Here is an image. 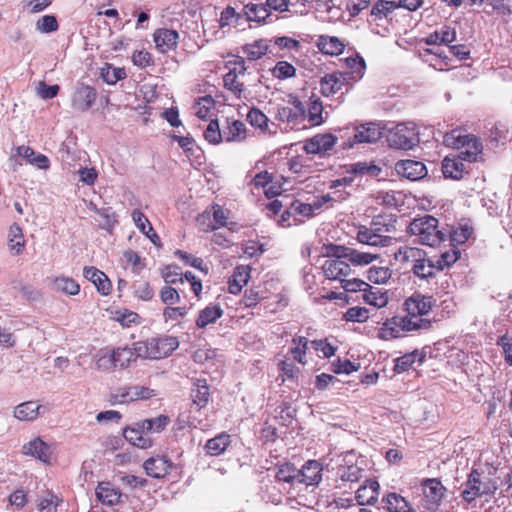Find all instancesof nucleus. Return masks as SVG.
Returning <instances> with one entry per match:
<instances>
[{
  "label": "nucleus",
  "instance_id": "1",
  "mask_svg": "<svg viewBox=\"0 0 512 512\" xmlns=\"http://www.w3.org/2000/svg\"><path fill=\"white\" fill-rule=\"evenodd\" d=\"M436 299L432 295L423 294L420 291H414L410 296L403 300L401 305L405 317L417 325V332L427 331L432 328L433 321L428 319Z\"/></svg>",
  "mask_w": 512,
  "mask_h": 512
},
{
  "label": "nucleus",
  "instance_id": "2",
  "mask_svg": "<svg viewBox=\"0 0 512 512\" xmlns=\"http://www.w3.org/2000/svg\"><path fill=\"white\" fill-rule=\"evenodd\" d=\"M407 232L417 237V241L426 246L434 247L446 240L447 234L439 228V221L431 215L414 219Z\"/></svg>",
  "mask_w": 512,
  "mask_h": 512
},
{
  "label": "nucleus",
  "instance_id": "3",
  "mask_svg": "<svg viewBox=\"0 0 512 512\" xmlns=\"http://www.w3.org/2000/svg\"><path fill=\"white\" fill-rule=\"evenodd\" d=\"M138 355L145 359L159 360L166 358L179 347L176 336L160 335L135 342Z\"/></svg>",
  "mask_w": 512,
  "mask_h": 512
},
{
  "label": "nucleus",
  "instance_id": "4",
  "mask_svg": "<svg viewBox=\"0 0 512 512\" xmlns=\"http://www.w3.org/2000/svg\"><path fill=\"white\" fill-rule=\"evenodd\" d=\"M445 142L456 149L461 150L460 155L465 161L475 162L482 152V143L472 134H463L460 130H452L445 136Z\"/></svg>",
  "mask_w": 512,
  "mask_h": 512
},
{
  "label": "nucleus",
  "instance_id": "5",
  "mask_svg": "<svg viewBox=\"0 0 512 512\" xmlns=\"http://www.w3.org/2000/svg\"><path fill=\"white\" fill-rule=\"evenodd\" d=\"M275 109V118L290 129L299 130L305 126V107L298 97L291 95L285 104H278Z\"/></svg>",
  "mask_w": 512,
  "mask_h": 512
},
{
  "label": "nucleus",
  "instance_id": "6",
  "mask_svg": "<svg viewBox=\"0 0 512 512\" xmlns=\"http://www.w3.org/2000/svg\"><path fill=\"white\" fill-rule=\"evenodd\" d=\"M417 332V325L404 315L387 318L378 328L377 337L383 341H392Z\"/></svg>",
  "mask_w": 512,
  "mask_h": 512
},
{
  "label": "nucleus",
  "instance_id": "7",
  "mask_svg": "<svg viewBox=\"0 0 512 512\" xmlns=\"http://www.w3.org/2000/svg\"><path fill=\"white\" fill-rule=\"evenodd\" d=\"M354 82L355 78L352 74L339 71L327 73L320 79V92L324 97L337 94L343 96L352 89Z\"/></svg>",
  "mask_w": 512,
  "mask_h": 512
},
{
  "label": "nucleus",
  "instance_id": "8",
  "mask_svg": "<svg viewBox=\"0 0 512 512\" xmlns=\"http://www.w3.org/2000/svg\"><path fill=\"white\" fill-rule=\"evenodd\" d=\"M340 132H344L341 137L347 138L342 144L343 149L353 148L356 144L373 143L382 137L381 128L374 123L363 124L354 127L352 130L345 128Z\"/></svg>",
  "mask_w": 512,
  "mask_h": 512
},
{
  "label": "nucleus",
  "instance_id": "9",
  "mask_svg": "<svg viewBox=\"0 0 512 512\" xmlns=\"http://www.w3.org/2000/svg\"><path fill=\"white\" fill-rule=\"evenodd\" d=\"M156 396V391L143 385H125L116 388L110 394L112 404H130L136 401H146Z\"/></svg>",
  "mask_w": 512,
  "mask_h": 512
},
{
  "label": "nucleus",
  "instance_id": "10",
  "mask_svg": "<svg viewBox=\"0 0 512 512\" xmlns=\"http://www.w3.org/2000/svg\"><path fill=\"white\" fill-rule=\"evenodd\" d=\"M497 487L494 481L487 479L481 480V473L477 469H472L465 483V489L462 491L463 499L471 503L478 497L493 494Z\"/></svg>",
  "mask_w": 512,
  "mask_h": 512
},
{
  "label": "nucleus",
  "instance_id": "11",
  "mask_svg": "<svg viewBox=\"0 0 512 512\" xmlns=\"http://www.w3.org/2000/svg\"><path fill=\"white\" fill-rule=\"evenodd\" d=\"M226 89H228L236 99H240L244 91L243 82L239 81V76H244L245 63L243 58L231 54L226 55Z\"/></svg>",
  "mask_w": 512,
  "mask_h": 512
},
{
  "label": "nucleus",
  "instance_id": "12",
  "mask_svg": "<svg viewBox=\"0 0 512 512\" xmlns=\"http://www.w3.org/2000/svg\"><path fill=\"white\" fill-rule=\"evenodd\" d=\"M325 249L327 254L345 256L348 262L354 266L369 265L380 257L379 254L362 252L354 248L336 244L325 245Z\"/></svg>",
  "mask_w": 512,
  "mask_h": 512
},
{
  "label": "nucleus",
  "instance_id": "13",
  "mask_svg": "<svg viewBox=\"0 0 512 512\" xmlns=\"http://www.w3.org/2000/svg\"><path fill=\"white\" fill-rule=\"evenodd\" d=\"M326 251V249L324 248ZM328 259L322 265V271L329 280L345 281L352 273L350 263L345 256L330 255L325 252Z\"/></svg>",
  "mask_w": 512,
  "mask_h": 512
},
{
  "label": "nucleus",
  "instance_id": "14",
  "mask_svg": "<svg viewBox=\"0 0 512 512\" xmlns=\"http://www.w3.org/2000/svg\"><path fill=\"white\" fill-rule=\"evenodd\" d=\"M423 495L425 508L435 511L441 505L445 497L447 489L438 478H426L420 484Z\"/></svg>",
  "mask_w": 512,
  "mask_h": 512
},
{
  "label": "nucleus",
  "instance_id": "15",
  "mask_svg": "<svg viewBox=\"0 0 512 512\" xmlns=\"http://www.w3.org/2000/svg\"><path fill=\"white\" fill-rule=\"evenodd\" d=\"M97 99V91L94 87L84 83H78L71 95V108L76 112L88 111Z\"/></svg>",
  "mask_w": 512,
  "mask_h": 512
},
{
  "label": "nucleus",
  "instance_id": "16",
  "mask_svg": "<svg viewBox=\"0 0 512 512\" xmlns=\"http://www.w3.org/2000/svg\"><path fill=\"white\" fill-rule=\"evenodd\" d=\"M337 140L332 133H318L303 142V150L307 154L324 155L334 148Z\"/></svg>",
  "mask_w": 512,
  "mask_h": 512
},
{
  "label": "nucleus",
  "instance_id": "17",
  "mask_svg": "<svg viewBox=\"0 0 512 512\" xmlns=\"http://www.w3.org/2000/svg\"><path fill=\"white\" fill-rule=\"evenodd\" d=\"M388 142L391 147L407 150L418 142V136L413 127L399 124L390 132Z\"/></svg>",
  "mask_w": 512,
  "mask_h": 512
},
{
  "label": "nucleus",
  "instance_id": "18",
  "mask_svg": "<svg viewBox=\"0 0 512 512\" xmlns=\"http://www.w3.org/2000/svg\"><path fill=\"white\" fill-rule=\"evenodd\" d=\"M196 225L200 231L210 232L224 226V211L218 204L207 208L196 218Z\"/></svg>",
  "mask_w": 512,
  "mask_h": 512
},
{
  "label": "nucleus",
  "instance_id": "19",
  "mask_svg": "<svg viewBox=\"0 0 512 512\" xmlns=\"http://www.w3.org/2000/svg\"><path fill=\"white\" fill-rule=\"evenodd\" d=\"M397 9L396 1L378 0L371 9L368 22L370 25L383 27V30L388 31L383 22L389 23L392 20V14Z\"/></svg>",
  "mask_w": 512,
  "mask_h": 512
},
{
  "label": "nucleus",
  "instance_id": "20",
  "mask_svg": "<svg viewBox=\"0 0 512 512\" xmlns=\"http://www.w3.org/2000/svg\"><path fill=\"white\" fill-rule=\"evenodd\" d=\"M179 34L174 29L158 28L153 33L155 48L159 53L166 54L176 50L178 46Z\"/></svg>",
  "mask_w": 512,
  "mask_h": 512
},
{
  "label": "nucleus",
  "instance_id": "21",
  "mask_svg": "<svg viewBox=\"0 0 512 512\" xmlns=\"http://www.w3.org/2000/svg\"><path fill=\"white\" fill-rule=\"evenodd\" d=\"M396 172L411 181H417L424 178L428 170L425 164L418 160L405 159L400 160L395 164Z\"/></svg>",
  "mask_w": 512,
  "mask_h": 512
},
{
  "label": "nucleus",
  "instance_id": "22",
  "mask_svg": "<svg viewBox=\"0 0 512 512\" xmlns=\"http://www.w3.org/2000/svg\"><path fill=\"white\" fill-rule=\"evenodd\" d=\"M250 184L255 189H263L265 196L269 199L280 195L283 191L281 184L274 182L273 173L266 170L256 173Z\"/></svg>",
  "mask_w": 512,
  "mask_h": 512
},
{
  "label": "nucleus",
  "instance_id": "23",
  "mask_svg": "<svg viewBox=\"0 0 512 512\" xmlns=\"http://www.w3.org/2000/svg\"><path fill=\"white\" fill-rule=\"evenodd\" d=\"M412 274L421 281H427L434 279L439 272L435 261L428 257L426 251L414 265L411 266Z\"/></svg>",
  "mask_w": 512,
  "mask_h": 512
},
{
  "label": "nucleus",
  "instance_id": "24",
  "mask_svg": "<svg viewBox=\"0 0 512 512\" xmlns=\"http://www.w3.org/2000/svg\"><path fill=\"white\" fill-rule=\"evenodd\" d=\"M123 436L130 444L141 449H147L153 445V439L146 433L145 429H142L140 422L125 428Z\"/></svg>",
  "mask_w": 512,
  "mask_h": 512
},
{
  "label": "nucleus",
  "instance_id": "25",
  "mask_svg": "<svg viewBox=\"0 0 512 512\" xmlns=\"http://www.w3.org/2000/svg\"><path fill=\"white\" fill-rule=\"evenodd\" d=\"M380 485L375 479H367L356 491L355 499L361 506L374 505L379 497Z\"/></svg>",
  "mask_w": 512,
  "mask_h": 512
},
{
  "label": "nucleus",
  "instance_id": "26",
  "mask_svg": "<svg viewBox=\"0 0 512 512\" xmlns=\"http://www.w3.org/2000/svg\"><path fill=\"white\" fill-rule=\"evenodd\" d=\"M83 275L87 280L91 281L95 285L97 291L101 295L107 296L112 292V283L110 279L104 272L96 267H84Z\"/></svg>",
  "mask_w": 512,
  "mask_h": 512
},
{
  "label": "nucleus",
  "instance_id": "27",
  "mask_svg": "<svg viewBox=\"0 0 512 512\" xmlns=\"http://www.w3.org/2000/svg\"><path fill=\"white\" fill-rule=\"evenodd\" d=\"M172 462L166 456H157L147 459L143 467L146 474L153 478H163L169 474L172 469Z\"/></svg>",
  "mask_w": 512,
  "mask_h": 512
},
{
  "label": "nucleus",
  "instance_id": "28",
  "mask_svg": "<svg viewBox=\"0 0 512 512\" xmlns=\"http://www.w3.org/2000/svg\"><path fill=\"white\" fill-rule=\"evenodd\" d=\"M322 465L317 460H309L299 470L298 482L306 485H317L322 480Z\"/></svg>",
  "mask_w": 512,
  "mask_h": 512
},
{
  "label": "nucleus",
  "instance_id": "29",
  "mask_svg": "<svg viewBox=\"0 0 512 512\" xmlns=\"http://www.w3.org/2000/svg\"><path fill=\"white\" fill-rule=\"evenodd\" d=\"M465 159L460 154L457 156H446L442 161V172L444 177L459 180L466 171Z\"/></svg>",
  "mask_w": 512,
  "mask_h": 512
},
{
  "label": "nucleus",
  "instance_id": "30",
  "mask_svg": "<svg viewBox=\"0 0 512 512\" xmlns=\"http://www.w3.org/2000/svg\"><path fill=\"white\" fill-rule=\"evenodd\" d=\"M22 452L24 455L32 456L44 463H49L50 461V447L40 437H36L27 444H25L22 447Z\"/></svg>",
  "mask_w": 512,
  "mask_h": 512
},
{
  "label": "nucleus",
  "instance_id": "31",
  "mask_svg": "<svg viewBox=\"0 0 512 512\" xmlns=\"http://www.w3.org/2000/svg\"><path fill=\"white\" fill-rule=\"evenodd\" d=\"M319 51L325 55L338 56L343 53L345 43L336 36L320 35L316 41Z\"/></svg>",
  "mask_w": 512,
  "mask_h": 512
},
{
  "label": "nucleus",
  "instance_id": "32",
  "mask_svg": "<svg viewBox=\"0 0 512 512\" xmlns=\"http://www.w3.org/2000/svg\"><path fill=\"white\" fill-rule=\"evenodd\" d=\"M97 499L104 505L113 506L119 503L122 493L110 482H100L96 488Z\"/></svg>",
  "mask_w": 512,
  "mask_h": 512
},
{
  "label": "nucleus",
  "instance_id": "33",
  "mask_svg": "<svg viewBox=\"0 0 512 512\" xmlns=\"http://www.w3.org/2000/svg\"><path fill=\"white\" fill-rule=\"evenodd\" d=\"M251 267L239 265L234 269L228 281V290L232 294H238L250 279Z\"/></svg>",
  "mask_w": 512,
  "mask_h": 512
},
{
  "label": "nucleus",
  "instance_id": "34",
  "mask_svg": "<svg viewBox=\"0 0 512 512\" xmlns=\"http://www.w3.org/2000/svg\"><path fill=\"white\" fill-rule=\"evenodd\" d=\"M112 351L115 369H126L140 357L136 351L135 345L133 348L127 345L113 348Z\"/></svg>",
  "mask_w": 512,
  "mask_h": 512
},
{
  "label": "nucleus",
  "instance_id": "35",
  "mask_svg": "<svg viewBox=\"0 0 512 512\" xmlns=\"http://www.w3.org/2000/svg\"><path fill=\"white\" fill-rule=\"evenodd\" d=\"M42 405L36 401H27L15 407L14 416L20 421H33L41 415Z\"/></svg>",
  "mask_w": 512,
  "mask_h": 512
},
{
  "label": "nucleus",
  "instance_id": "36",
  "mask_svg": "<svg viewBox=\"0 0 512 512\" xmlns=\"http://www.w3.org/2000/svg\"><path fill=\"white\" fill-rule=\"evenodd\" d=\"M17 154L39 169H48L50 167L48 157L44 154L36 153L30 146H19L17 148Z\"/></svg>",
  "mask_w": 512,
  "mask_h": 512
},
{
  "label": "nucleus",
  "instance_id": "37",
  "mask_svg": "<svg viewBox=\"0 0 512 512\" xmlns=\"http://www.w3.org/2000/svg\"><path fill=\"white\" fill-rule=\"evenodd\" d=\"M270 45L267 39H258L242 47L246 58L250 61H256L264 57L269 51Z\"/></svg>",
  "mask_w": 512,
  "mask_h": 512
},
{
  "label": "nucleus",
  "instance_id": "38",
  "mask_svg": "<svg viewBox=\"0 0 512 512\" xmlns=\"http://www.w3.org/2000/svg\"><path fill=\"white\" fill-rule=\"evenodd\" d=\"M309 340L305 336L295 335L291 340V346L289 352L292 355L294 361L306 365L307 359L306 354L308 351Z\"/></svg>",
  "mask_w": 512,
  "mask_h": 512
},
{
  "label": "nucleus",
  "instance_id": "39",
  "mask_svg": "<svg viewBox=\"0 0 512 512\" xmlns=\"http://www.w3.org/2000/svg\"><path fill=\"white\" fill-rule=\"evenodd\" d=\"M362 299L368 305L374 306L376 308L386 307L389 303L387 292H383L378 288H374L370 284L369 287H366L362 292Z\"/></svg>",
  "mask_w": 512,
  "mask_h": 512
},
{
  "label": "nucleus",
  "instance_id": "40",
  "mask_svg": "<svg viewBox=\"0 0 512 512\" xmlns=\"http://www.w3.org/2000/svg\"><path fill=\"white\" fill-rule=\"evenodd\" d=\"M425 250L418 247L411 246H400L393 254L394 259L401 264H409L414 265L417 260L423 255Z\"/></svg>",
  "mask_w": 512,
  "mask_h": 512
},
{
  "label": "nucleus",
  "instance_id": "41",
  "mask_svg": "<svg viewBox=\"0 0 512 512\" xmlns=\"http://www.w3.org/2000/svg\"><path fill=\"white\" fill-rule=\"evenodd\" d=\"M8 247L14 255H19L25 248V239L21 227L14 223L8 232Z\"/></svg>",
  "mask_w": 512,
  "mask_h": 512
},
{
  "label": "nucleus",
  "instance_id": "42",
  "mask_svg": "<svg viewBox=\"0 0 512 512\" xmlns=\"http://www.w3.org/2000/svg\"><path fill=\"white\" fill-rule=\"evenodd\" d=\"M393 270L389 266L373 265L367 271V279L376 285H386L393 277Z\"/></svg>",
  "mask_w": 512,
  "mask_h": 512
},
{
  "label": "nucleus",
  "instance_id": "43",
  "mask_svg": "<svg viewBox=\"0 0 512 512\" xmlns=\"http://www.w3.org/2000/svg\"><path fill=\"white\" fill-rule=\"evenodd\" d=\"M382 169L375 162L359 161L346 166V172L356 175H368L377 177L380 175Z\"/></svg>",
  "mask_w": 512,
  "mask_h": 512
},
{
  "label": "nucleus",
  "instance_id": "44",
  "mask_svg": "<svg viewBox=\"0 0 512 512\" xmlns=\"http://www.w3.org/2000/svg\"><path fill=\"white\" fill-rule=\"evenodd\" d=\"M383 502L389 512H416L409 502L397 493H389L383 498Z\"/></svg>",
  "mask_w": 512,
  "mask_h": 512
},
{
  "label": "nucleus",
  "instance_id": "45",
  "mask_svg": "<svg viewBox=\"0 0 512 512\" xmlns=\"http://www.w3.org/2000/svg\"><path fill=\"white\" fill-rule=\"evenodd\" d=\"M127 76L124 68L114 67L110 63H105L100 69L101 79L108 85H114Z\"/></svg>",
  "mask_w": 512,
  "mask_h": 512
},
{
  "label": "nucleus",
  "instance_id": "46",
  "mask_svg": "<svg viewBox=\"0 0 512 512\" xmlns=\"http://www.w3.org/2000/svg\"><path fill=\"white\" fill-rule=\"evenodd\" d=\"M222 309L219 306H207L201 310L196 319V326L203 329L208 325L214 323L222 316Z\"/></svg>",
  "mask_w": 512,
  "mask_h": 512
},
{
  "label": "nucleus",
  "instance_id": "47",
  "mask_svg": "<svg viewBox=\"0 0 512 512\" xmlns=\"http://www.w3.org/2000/svg\"><path fill=\"white\" fill-rule=\"evenodd\" d=\"M209 396L210 392L206 380L198 379L191 389V398L193 403L199 408H203L207 405Z\"/></svg>",
  "mask_w": 512,
  "mask_h": 512
},
{
  "label": "nucleus",
  "instance_id": "48",
  "mask_svg": "<svg viewBox=\"0 0 512 512\" xmlns=\"http://www.w3.org/2000/svg\"><path fill=\"white\" fill-rule=\"evenodd\" d=\"M62 502L63 499L61 497L54 494L52 491L47 490L37 499V509L39 512H43L45 510L56 512Z\"/></svg>",
  "mask_w": 512,
  "mask_h": 512
},
{
  "label": "nucleus",
  "instance_id": "49",
  "mask_svg": "<svg viewBox=\"0 0 512 512\" xmlns=\"http://www.w3.org/2000/svg\"><path fill=\"white\" fill-rule=\"evenodd\" d=\"M113 358L112 349L107 347L100 349L94 356L96 369L103 372L115 370Z\"/></svg>",
  "mask_w": 512,
  "mask_h": 512
},
{
  "label": "nucleus",
  "instance_id": "50",
  "mask_svg": "<svg viewBox=\"0 0 512 512\" xmlns=\"http://www.w3.org/2000/svg\"><path fill=\"white\" fill-rule=\"evenodd\" d=\"M170 422L169 416L161 414L154 418L144 419L140 421V424L142 425V429H145L146 433L149 435L150 433L162 432Z\"/></svg>",
  "mask_w": 512,
  "mask_h": 512
},
{
  "label": "nucleus",
  "instance_id": "51",
  "mask_svg": "<svg viewBox=\"0 0 512 512\" xmlns=\"http://www.w3.org/2000/svg\"><path fill=\"white\" fill-rule=\"evenodd\" d=\"M446 234L449 236L452 245H461L471 237L473 234V228L468 224H459L458 226L451 228L446 232Z\"/></svg>",
  "mask_w": 512,
  "mask_h": 512
},
{
  "label": "nucleus",
  "instance_id": "52",
  "mask_svg": "<svg viewBox=\"0 0 512 512\" xmlns=\"http://www.w3.org/2000/svg\"><path fill=\"white\" fill-rule=\"evenodd\" d=\"M54 289L67 295H77L80 291V285L67 276L56 277L53 281Z\"/></svg>",
  "mask_w": 512,
  "mask_h": 512
},
{
  "label": "nucleus",
  "instance_id": "53",
  "mask_svg": "<svg viewBox=\"0 0 512 512\" xmlns=\"http://www.w3.org/2000/svg\"><path fill=\"white\" fill-rule=\"evenodd\" d=\"M356 240L364 245L381 247L379 234L374 233L371 226L360 225L357 227Z\"/></svg>",
  "mask_w": 512,
  "mask_h": 512
},
{
  "label": "nucleus",
  "instance_id": "54",
  "mask_svg": "<svg viewBox=\"0 0 512 512\" xmlns=\"http://www.w3.org/2000/svg\"><path fill=\"white\" fill-rule=\"evenodd\" d=\"M245 14L249 21H255L258 23H264L265 20L270 16L268 7L265 4H247L244 7Z\"/></svg>",
  "mask_w": 512,
  "mask_h": 512
},
{
  "label": "nucleus",
  "instance_id": "55",
  "mask_svg": "<svg viewBox=\"0 0 512 512\" xmlns=\"http://www.w3.org/2000/svg\"><path fill=\"white\" fill-rule=\"evenodd\" d=\"M364 470L357 465H340L337 475L344 482H357L363 477Z\"/></svg>",
  "mask_w": 512,
  "mask_h": 512
},
{
  "label": "nucleus",
  "instance_id": "56",
  "mask_svg": "<svg viewBox=\"0 0 512 512\" xmlns=\"http://www.w3.org/2000/svg\"><path fill=\"white\" fill-rule=\"evenodd\" d=\"M422 362L423 357L419 355L418 351L415 350L411 353H406L395 360L394 372L395 373H403L408 371L416 360Z\"/></svg>",
  "mask_w": 512,
  "mask_h": 512
},
{
  "label": "nucleus",
  "instance_id": "57",
  "mask_svg": "<svg viewBox=\"0 0 512 512\" xmlns=\"http://www.w3.org/2000/svg\"><path fill=\"white\" fill-rule=\"evenodd\" d=\"M274 78L278 80H286L296 76V68L288 61H278L270 70Z\"/></svg>",
  "mask_w": 512,
  "mask_h": 512
},
{
  "label": "nucleus",
  "instance_id": "58",
  "mask_svg": "<svg viewBox=\"0 0 512 512\" xmlns=\"http://www.w3.org/2000/svg\"><path fill=\"white\" fill-rule=\"evenodd\" d=\"M276 479L286 483H294L299 479V470L292 463H284L279 466Z\"/></svg>",
  "mask_w": 512,
  "mask_h": 512
},
{
  "label": "nucleus",
  "instance_id": "59",
  "mask_svg": "<svg viewBox=\"0 0 512 512\" xmlns=\"http://www.w3.org/2000/svg\"><path fill=\"white\" fill-rule=\"evenodd\" d=\"M323 105L319 98H310L308 106V121L312 126H319L324 122L322 117Z\"/></svg>",
  "mask_w": 512,
  "mask_h": 512
},
{
  "label": "nucleus",
  "instance_id": "60",
  "mask_svg": "<svg viewBox=\"0 0 512 512\" xmlns=\"http://www.w3.org/2000/svg\"><path fill=\"white\" fill-rule=\"evenodd\" d=\"M161 276L168 286L184 283L183 273L175 265H167L161 269Z\"/></svg>",
  "mask_w": 512,
  "mask_h": 512
},
{
  "label": "nucleus",
  "instance_id": "61",
  "mask_svg": "<svg viewBox=\"0 0 512 512\" xmlns=\"http://www.w3.org/2000/svg\"><path fill=\"white\" fill-rule=\"evenodd\" d=\"M371 228L373 229L374 233L379 234V238L381 239V247H387L392 242V237L386 235V233H389L391 231L390 226L388 224H385L382 221L381 217L375 218L371 224Z\"/></svg>",
  "mask_w": 512,
  "mask_h": 512
},
{
  "label": "nucleus",
  "instance_id": "62",
  "mask_svg": "<svg viewBox=\"0 0 512 512\" xmlns=\"http://www.w3.org/2000/svg\"><path fill=\"white\" fill-rule=\"evenodd\" d=\"M247 121L251 126L260 129L261 131L268 130V117L259 109L251 108L247 114Z\"/></svg>",
  "mask_w": 512,
  "mask_h": 512
},
{
  "label": "nucleus",
  "instance_id": "63",
  "mask_svg": "<svg viewBox=\"0 0 512 512\" xmlns=\"http://www.w3.org/2000/svg\"><path fill=\"white\" fill-rule=\"evenodd\" d=\"M159 296L161 302L166 306L177 305L181 302V296L179 291L172 286L165 285L164 287H162L161 290L159 291Z\"/></svg>",
  "mask_w": 512,
  "mask_h": 512
},
{
  "label": "nucleus",
  "instance_id": "64",
  "mask_svg": "<svg viewBox=\"0 0 512 512\" xmlns=\"http://www.w3.org/2000/svg\"><path fill=\"white\" fill-rule=\"evenodd\" d=\"M246 138V126L242 121L235 120L228 126L226 141L240 142Z\"/></svg>",
  "mask_w": 512,
  "mask_h": 512
}]
</instances>
